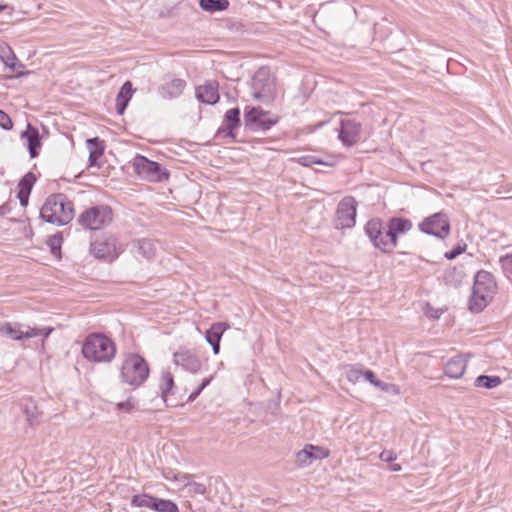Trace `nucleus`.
<instances>
[{
  "label": "nucleus",
  "mask_w": 512,
  "mask_h": 512,
  "mask_svg": "<svg viewBox=\"0 0 512 512\" xmlns=\"http://www.w3.org/2000/svg\"><path fill=\"white\" fill-rule=\"evenodd\" d=\"M298 163L301 164L302 166H306V167H310V166H312L314 164H320V165H326V166H332L333 165V163L325 162L322 159H320V158H318L316 156H313V155L301 156L298 159Z\"/></svg>",
  "instance_id": "obj_32"
},
{
  "label": "nucleus",
  "mask_w": 512,
  "mask_h": 512,
  "mask_svg": "<svg viewBox=\"0 0 512 512\" xmlns=\"http://www.w3.org/2000/svg\"><path fill=\"white\" fill-rule=\"evenodd\" d=\"M63 237L60 232L51 235L47 240V245L50 248V252L52 255L60 258L61 257V246H62Z\"/></svg>",
  "instance_id": "obj_30"
},
{
  "label": "nucleus",
  "mask_w": 512,
  "mask_h": 512,
  "mask_svg": "<svg viewBox=\"0 0 512 512\" xmlns=\"http://www.w3.org/2000/svg\"><path fill=\"white\" fill-rule=\"evenodd\" d=\"M156 244L153 239L142 238L136 241V252L145 259H152L156 254Z\"/></svg>",
  "instance_id": "obj_24"
},
{
  "label": "nucleus",
  "mask_w": 512,
  "mask_h": 512,
  "mask_svg": "<svg viewBox=\"0 0 512 512\" xmlns=\"http://www.w3.org/2000/svg\"><path fill=\"white\" fill-rule=\"evenodd\" d=\"M330 451L321 446L307 444L296 453L295 464L298 467H308L315 460H322L329 457Z\"/></svg>",
  "instance_id": "obj_12"
},
{
  "label": "nucleus",
  "mask_w": 512,
  "mask_h": 512,
  "mask_svg": "<svg viewBox=\"0 0 512 512\" xmlns=\"http://www.w3.org/2000/svg\"><path fill=\"white\" fill-rule=\"evenodd\" d=\"M502 269L512 275V253L500 258Z\"/></svg>",
  "instance_id": "obj_40"
},
{
  "label": "nucleus",
  "mask_w": 512,
  "mask_h": 512,
  "mask_svg": "<svg viewBox=\"0 0 512 512\" xmlns=\"http://www.w3.org/2000/svg\"><path fill=\"white\" fill-rule=\"evenodd\" d=\"M173 387L174 377L172 373L168 370L162 371L159 389L161 392V397L165 402H167L168 395L172 394Z\"/></svg>",
  "instance_id": "obj_25"
},
{
  "label": "nucleus",
  "mask_w": 512,
  "mask_h": 512,
  "mask_svg": "<svg viewBox=\"0 0 512 512\" xmlns=\"http://www.w3.org/2000/svg\"><path fill=\"white\" fill-rule=\"evenodd\" d=\"M229 328V325L224 322L213 323L205 333L206 341L212 346L214 354L220 351V340L223 333Z\"/></svg>",
  "instance_id": "obj_18"
},
{
  "label": "nucleus",
  "mask_w": 512,
  "mask_h": 512,
  "mask_svg": "<svg viewBox=\"0 0 512 512\" xmlns=\"http://www.w3.org/2000/svg\"><path fill=\"white\" fill-rule=\"evenodd\" d=\"M149 497H150V495H148V494L135 495V496H133V498L131 500V505H133L135 507H147L148 508Z\"/></svg>",
  "instance_id": "obj_35"
},
{
  "label": "nucleus",
  "mask_w": 512,
  "mask_h": 512,
  "mask_svg": "<svg viewBox=\"0 0 512 512\" xmlns=\"http://www.w3.org/2000/svg\"><path fill=\"white\" fill-rule=\"evenodd\" d=\"M211 378H205L201 385L189 395L187 402H193L202 392V390L210 384Z\"/></svg>",
  "instance_id": "obj_39"
},
{
  "label": "nucleus",
  "mask_w": 512,
  "mask_h": 512,
  "mask_svg": "<svg viewBox=\"0 0 512 512\" xmlns=\"http://www.w3.org/2000/svg\"><path fill=\"white\" fill-rule=\"evenodd\" d=\"M240 109L235 107L226 111L222 126L218 133L225 134L226 137L235 138L234 130L240 126Z\"/></svg>",
  "instance_id": "obj_17"
},
{
  "label": "nucleus",
  "mask_w": 512,
  "mask_h": 512,
  "mask_svg": "<svg viewBox=\"0 0 512 512\" xmlns=\"http://www.w3.org/2000/svg\"><path fill=\"white\" fill-rule=\"evenodd\" d=\"M184 485V489H186L187 493L190 496L194 495H203L206 492V486L202 483L190 481V479H186L182 481Z\"/></svg>",
  "instance_id": "obj_31"
},
{
  "label": "nucleus",
  "mask_w": 512,
  "mask_h": 512,
  "mask_svg": "<svg viewBox=\"0 0 512 512\" xmlns=\"http://www.w3.org/2000/svg\"><path fill=\"white\" fill-rule=\"evenodd\" d=\"M363 377L369 381L372 385H379L377 382L379 379H377L375 373L371 370H365L363 373Z\"/></svg>",
  "instance_id": "obj_44"
},
{
  "label": "nucleus",
  "mask_w": 512,
  "mask_h": 512,
  "mask_svg": "<svg viewBox=\"0 0 512 512\" xmlns=\"http://www.w3.org/2000/svg\"><path fill=\"white\" fill-rule=\"evenodd\" d=\"M3 9H4V7L0 5V11H2Z\"/></svg>",
  "instance_id": "obj_54"
},
{
  "label": "nucleus",
  "mask_w": 512,
  "mask_h": 512,
  "mask_svg": "<svg viewBox=\"0 0 512 512\" xmlns=\"http://www.w3.org/2000/svg\"><path fill=\"white\" fill-rule=\"evenodd\" d=\"M412 228L409 219L393 217L388 222L380 218L369 220L364 227L365 234L376 249L383 253H392L398 243V236Z\"/></svg>",
  "instance_id": "obj_1"
},
{
  "label": "nucleus",
  "mask_w": 512,
  "mask_h": 512,
  "mask_svg": "<svg viewBox=\"0 0 512 512\" xmlns=\"http://www.w3.org/2000/svg\"><path fill=\"white\" fill-rule=\"evenodd\" d=\"M502 380L499 376L480 375L475 379L474 385L486 389H493L499 386Z\"/></svg>",
  "instance_id": "obj_27"
},
{
  "label": "nucleus",
  "mask_w": 512,
  "mask_h": 512,
  "mask_svg": "<svg viewBox=\"0 0 512 512\" xmlns=\"http://www.w3.org/2000/svg\"><path fill=\"white\" fill-rule=\"evenodd\" d=\"M218 88L219 84L217 81H207L205 84L196 88V98L205 104H216L220 99Z\"/></svg>",
  "instance_id": "obj_16"
},
{
  "label": "nucleus",
  "mask_w": 512,
  "mask_h": 512,
  "mask_svg": "<svg viewBox=\"0 0 512 512\" xmlns=\"http://www.w3.org/2000/svg\"><path fill=\"white\" fill-rule=\"evenodd\" d=\"M396 458H397L396 453L393 450H383L380 453V459L384 462L390 463V462L396 460Z\"/></svg>",
  "instance_id": "obj_42"
},
{
  "label": "nucleus",
  "mask_w": 512,
  "mask_h": 512,
  "mask_svg": "<svg viewBox=\"0 0 512 512\" xmlns=\"http://www.w3.org/2000/svg\"><path fill=\"white\" fill-rule=\"evenodd\" d=\"M455 272H456V269H455V268H453V269H451V270H448V271L445 273L444 280H445V282H446L447 284L451 282V281H450V278H451L452 274H454Z\"/></svg>",
  "instance_id": "obj_49"
},
{
  "label": "nucleus",
  "mask_w": 512,
  "mask_h": 512,
  "mask_svg": "<svg viewBox=\"0 0 512 512\" xmlns=\"http://www.w3.org/2000/svg\"><path fill=\"white\" fill-rule=\"evenodd\" d=\"M40 334L38 328L28 327L26 331H21L13 327L10 323L0 324V335L8 336L14 340H22L24 338H34Z\"/></svg>",
  "instance_id": "obj_19"
},
{
  "label": "nucleus",
  "mask_w": 512,
  "mask_h": 512,
  "mask_svg": "<svg viewBox=\"0 0 512 512\" xmlns=\"http://www.w3.org/2000/svg\"><path fill=\"white\" fill-rule=\"evenodd\" d=\"M89 150V167H98V160L102 157L105 149L104 141L98 137L89 138L86 141Z\"/></svg>",
  "instance_id": "obj_23"
},
{
  "label": "nucleus",
  "mask_w": 512,
  "mask_h": 512,
  "mask_svg": "<svg viewBox=\"0 0 512 512\" xmlns=\"http://www.w3.org/2000/svg\"><path fill=\"white\" fill-rule=\"evenodd\" d=\"M128 106V81H125L120 88L116 101V111L123 115Z\"/></svg>",
  "instance_id": "obj_28"
},
{
  "label": "nucleus",
  "mask_w": 512,
  "mask_h": 512,
  "mask_svg": "<svg viewBox=\"0 0 512 512\" xmlns=\"http://www.w3.org/2000/svg\"><path fill=\"white\" fill-rule=\"evenodd\" d=\"M191 477L192 476L189 474L174 473L172 471L169 472L167 475H165L166 479L179 481V482L185 481L186 479H191Z\"/></svg>",
  "instance_id": "obj_41"
},
{
  "label": "nucleus",
  "mask_w": 512,
  "mask_h": 512,
  "mask_svg": "<svg viewBox=\"0 0 512 512\" xmlns=\"http://www.w3.org/2000/svg\"><path fill=\"white\" fill-rule=\"evenodd\" d=\"M127 403H128V402H121V403H118V404H117L118 409H123L124 407H126Z\"/></svg>",
  "instance_id": "obj_52"
},
{
  "label": "nucleus",
  "mask_w": 512,
  "mask_h": 512,
  "mask_svg": "<svg viewBox=\"0 0 512 512\" xmlns=\"http://www.w3.org/2000/svg\"><path fill=\"white\" fill-rule=\"evenodd\" d=\"M25 414H26L27 420L30 423V425H34L37 422L39 412L35 405L26 406Z\"/></svg>",
  "instance_id": "obj_36"
},
{
  "label": "nucleus",
  "mask_w": 512,
  "mask_h": 512,
  "mask_svg": "<svg viewBox=\"0 0 512 512\" xmlns=\"http://www.w3.org/2000/svg\"><path fill=\"white\" fill-rule=\"evenodd\" d=\"M419 229L425 234L443 240L448 237L451 228L448 216L443 212H438L426 217L419 224Z\"/></svg>",
  "instance_id": "obj_9"
},
{
  "label": "nucleus",
  "mask_w": 512,
  "mask_h": 512,
  "mask_svg": "<svg viewBox=\"0 0 512 512\" xmlns=\"http://www.w3.org/2000/svg\"><path fill=\"white\" fill-rule=\"evenodd\" d=\"M40 217L45 222L63 226L74 217L73 203L63 193L50 195L40 210Z\"/></svg>",
  "instance_id": "obj_2"
},
{
  "label": "nucleus",
  "mask_w": 512,
  "mask_h": 512,
  "mask_svg": "<svg viewBox=\"0 0 512 512\" xmlns=\"http://www.w3.org/2000/svg\"><path fill=\"white\" fill-rule=\"evenodd\" d=\"M10 212V207L8 204H3L0 206V216H4Z\"/></svg>",
  "instance_id": "obj_48"
},
{
  "label": "nucleus",
  "mask_w": 512,
  "mask_h": 512,
  "mask_svg": "<svg viewBox=\"0 0 512 512\" xmlns=\"http://www.w3.org/2000/svg\"><path fill=\"white\" fill-rule=\"evenodd\" d=\"M357 202L354 197H344L337 206L335 227L340 229L352 228L356 222Z\"/></svg>",
  "instance_id": "obj_10"
},
{
  "label": "nucleus",
  "mask_w": 512,
  "mask_h": 512,
  "mask_svg": "<svg viewBox=\"0 0 512 512\" xmlns=\"http://www.w3.org/2000/svg\"><path fill=\"white\" fill-rule=\"evenodd\" d=\"M115 353L113 341L102 334L89 335L82 346L83 356L93 362H110Z\"/></svg>",
  "instance_id": "obj_4"
},
{
  "label": "nucleus",
  "mask_w": 512,
  "mask_h": 512,
  "mask_svg": "<svg viewBox=\"0 0 512 512\" xmlns=\"http://www.w3.org/2000/svg\"><path fill=\"white\" fill-rule=\"evenodd\" d=\"M112 221V210L108 206L90 207L80 214L78 223L85 229L99 230Z\"/></svg>",
  "instance_id": "obj_7"
},
{
  "label": "nucleus",
  "mask_w": 512,
  "mask_h": 512,
  "mask_svg": "<svg viewBox=\"0 0 512 512\" xmlns=\"http://www.w3.org/2000/svg\"><path fill=\"white\" fill-rule=\"evenodd\" d=\"M278 122V117H271L269 111H265L260 107H252L245 111L244 124L251 131L269 130Z\"/></svg>",
  "instance_id": "obj_8"
},
{
  "label": "nucleus",
  "mask_w": 512,
  "mask_h": 512,
  "mask_svg": "<svg viewBox=\"0 0 512 512\" xmlns=\"http://www.w3.org/2000/svg\"><path fill=\"white\" fill-rule=\"evenodd\" d=\"M496 289L494 276L486 270L478 271L474 277L472 293L468 301L470 311L473 313L483 311L492 301Z\"/></svg>",
  "instance_id": "obj_3"
},
{
  "label": "nucleus",
  "mask_w": 512,
  "mask_h": 512,
  "mask_svg": "<svg viewBox=\"0 0 512 512\" xmlns=\"http://www.w3.org/2000/svg\"><path fill=\"white\" fill-rule=\"evenodd\" d=\"M90 252L96 258L105 259L115 252V243L108 239H99L91 243Z\"/></svg>",
  "instance_id": "obj_22"
},
{
  "label": "nucleus",
  "mask_w": 512,
  "mask_h": 512,
  "mask_svg": "<svg viewBox=\"0 0 512 512\" xmlns=\"http://www.w3.org/2000/svg\"><path fill=\"white\" fill-rule=\"evenodd\" d=\"M361 124L353 119L344 118L340 122L339 140L345 146H353L359 140Z\"/></svg>",
  "instance_id": "obj_13"
},
{
  "label": "nucleus",
  "mask_w": 512,
  "mask_h": 512,
  "mask_svg": "<svg viewBox=\"0 0 512 512\" xmlns=\"http://www.w3.org/2000/svg\"><path fill=\"white\" fill-rule=\"evenodd\" d=\"M173 361L190 373H197L201 369V361L188 349H179L173 354Z\"/></svg>",
  "instance_id": "obj_14"
},
{
  "label": "nucleus",
  "mask_w": 512,
  "mask_h": 512,
  "mask_svg": "<svg viewBox=\"0 0 512 512\" xmlns=\"http://www.w3.org/2000/svg\"><path fill=\"white\" fill-rule=\"evenodd\" d=\"M466 247L467 245L465 243H462V244H458L456 247H454L452 250L450 251H447L445 254H444V257L447 259V260H453L455 259L456 257H458L459 255H461L462 253L465 252L466 250Z\"/></svg>",
  "instance_id": "obj_34"
},
{
  "label": "nucleus",
  "mask_w": 512,
  "mask_h": 512,
  "mask_svg": "<svg viewBox=\"0 0 512 512\" xmlns=\"http://www.w3.org/2000/svg\"><path fill=\"white\" fill-rule=\"evenodd\" d=\"M158 500H159L158 497H154V496L150 495L148 508H150L151 510L157 511Z\"/></svg>",
  "instance_id": "obj_46"
},
{
  "label": "nucleus",
  "mask_w": 512,
  "mask_h": 512,
  "mask_svg": "<svg viewBox=\"0 0 512 512\" xmlns=\"http://www.w3.org/2000/svg\"><path fill=\"white\" fill-rule=\"evenodd\" d=\"M377 383L379 385H375V387L380 388L382 391H385V392H390V391L398 392V389H397L396 385H394V384L386 383V382H383L381 380H378Z\"/></svg>",
  "instance_id": "obj_43"
},
{
  "label": "nucleus",
  "mask_w": 512,
  "mask_h": 512,
  "mask_svg": "<svg viewBox=\"0 0 512 512\" xmlns=\"http://www.w3.org/2000/svg\"><path fill=\"white\" fill-rule=\"evenodd\" d=\"M156 512H179V509L172 500L159 498Z\"/></svg>",
  "instance_id": "obj_33"
},
{
  "label": "nucleus",
  "mask_w": 512,
  "mask_h": 512,
  "mask_svg": "<svg viewBox=\"0 0 512 512\" xmlns=\"http://www.w3.org/2000/svg\"><path fill=\"white\" fill-rule=\"evenodd\" d=\"M20 138L26 140V146L31 159L39 156V150L42 147V138L39 130L31 123H27L26 129L21 132Z\"/></svg>",
  "instance_id": "obj_15"
},
{
  "label": "nucleus",
  "mask_w": 512,
  "mask_h": 512,
  "mask_svg": "<svg viewBox=\"0 0 512 512\" xmlns=\"http://www.w3.org/2000/svg\"><path fill=\"white\" fill-rule=\"evenodd\" d=\"M251 90L254 99L270 103L276 96V80L267 67H260L251 80Z\"/></svg>",
  "instance_id": "obj_5"
},
{
  "label": "nucleus",
  "mask_w": 512,
  "mask_h": 512,
  "mask_svg": "<svg viewBox=\"0 0 512 512\" xmlns=\"http://www.w3.org/2000/svg\"><path fill=\"white\" fill-rule=\"evenodd\" d=\"M150 368L147 361L137 353H130V386L137 388L149 377Z\"/></svg>",
  "instance_id": "obj_11"
},
{
  "label": "nucleus",
  "mask_w": 512,
  "mask_h": 512,
  "mask_svg": "<svg viewBox=\"0 0 512 512\" xmlns=\"http://www.w3.org/2000/svg\"><path fill=\"white\" fill-rule=\"evenodd\" d=\"M133 93H134V90L132 89V85L130 84V94H129L130 99L132 98Z\"/></svg>",
  "instance_id": "obj_53"
},
{
  "label": "nucleus",
  "mask_w": 512,
  "mask_h": 512,
  "mask_svg": "<svg viewBox=\"0 0 512 512\" xmlns=\"http://www.w3.org/2000/svg\"><path fill=\"white\" fill-rule=\"evenodd\" d=\"M0 127L4 130H11L13 128V121L10 116L0 109Z\"/></svg>",
  "instance_id": "obj_37"
},
{
  "label": "nucleus",
  "mask_w": 512,
  "mask_h": 512,
  "mask_svg": "<svg viewBox=\"0 0 512 512\" xmlns=\"http://www.w3.org/2000/svg\"><path fill=\"white\" fill-rule=\"evenodd\" d=\"M199 6L207 12L224 11L229 7L228 0H200Z\"/></svg>",
  "instance_id": "obj_26"
},
{
  "label": "nucleus",
  "mask_w": 512,
  "mask_h": 512,
  "mask_svg": "<svg viewBox=\"0 0 512 512\" xmlns=\"http://www.w3.org/2000/svg\"><path fill=\"white\" fill-rule=\"evenodd\" d=\"M39 330H40V334L38 336L42 335L44 338H47L50 335V333L53 331V328L47 327V328L39 329Z\"/></svg>",
  "instance_id": "obj_47"
},
{
  "label": "nucleus",
  "mask_w": 512,
  "mask_h": 512,
  "mask_svg": "<svg viewBox=\"0 0 512 512\" xmlns=\"http://www.w3.org/2000/svg\"><path fill=\"white\" fill-rule=\"evenodd\" d=\"M467 367V358L465 355L452 357L444 367V373L449 378L458 379L463 376Z\"/></svg>",
  "instance_id": "obj_20"
},
{
  "label": "nucleus",
  "mask_w": 512,
  "mask_h": 512,
  "mask_svg": "<svg viewBox=\"0 0 512 512\" xmlns=\"http://www.w3.org/2000/svg\"><path fill=\"white\" fill-rule=\"evenodd\" d=\"M127 362H128V359H125L123 361V365H122V368H121V377L123 379V382H128V380L126 379L125 371H124L125 370V365H126Z\"/></svg>",
  "instance_id": "obj_50"
},
{
  "label": "nucleus",
  "mask_w": 512,
  "mask_h": 512,
  "mask_svg": "<svg viewBox=\"0 0 512 512\" xmlns=\"http://www.w3.org/2000/svg\"><path fill=\"white\" fill-rule=\"evenodd\" d=\"M363 373H364V371H362L361 369H358L356 367H351L347 371V379L350 382L355 383L363 376Z\"/></svg>",
  "instance_id": "obj_38"
},
{
  "label": "nucleus",
  "mask_w": 512,
  "mask_h": 512,
  "mask_svg": "<svg viewBox=\"0 0 512 512\" xmlns=\"http://www.w3.org/2000/svg\"><path fill=\"white\" fill-rule=\"evenodd\" d=\"M29 195L28 193H17L21 206L26 207L28 205Z\"/></svg>",
  "instance_id": "obj_45"
},
{
  "label": "nucleus",
  "mask_w": 512,
  "mask_h": 512,
  "mask_svg": "<svg viewBox=\"0 0 512 512\" xmlns=\"http://www.w3.org/2000/svg\"><path fill=\"white\" fill-rule=\"evenodd\" d=\"M135 174L141 180L161 182L168 179L169 173L158 162L151 161L142 155H136L132 162Z\"/></svg>",
  "instance_id": "obj_6"
},
{
  "label": "nucleus",
  "mask_w": 512,
  "mask_h": 512,
  "mask_svg": "<svg viewBox=\"0 0 512 512\" xmlns=\"http://www.w3.org/2000/svg\"><path fill=\"white\" fill-rule=\"evenodd\" d=\"M35 182V174L32 172L26 173L18 183V192L30 194Z\"/></svg>",
  "instance_id": "obj_29"
},
{
  "label": "nucleus",
  "mask_w": 512,
  "mask_h": 512,
  "mask_svg": "<svg viewBox=\"0 0 512 512\" xmlns=\"http://www.w3.org/2000/svg\"><path fill=\"white\" fill-rule=\"evenodd\" d=\"M185 87L186 81L180 78H176L164 83L159 88V93L165 99L177 98L183 93Z\"/></svg>",
  "instance_id": "obj_21"
},
{
  "label": "nucleus",
  "mask_w": 512,
  "mask_h": 512,
  "mask_svg": "<svg viewBox=\"0 0 512 512\" xmlns=\"http://www.w3.org/2000/svg\"><path fill=\"white\" fill-rule=\"evenodd\" d=\"M390 469H391L392 471L398 472V471H400V470L402 469V467H401V465H400V464H396V463H395V464H392V465H391Z\"/></svg>",
  "instance_id": "obj_51"
}]
</instances>
